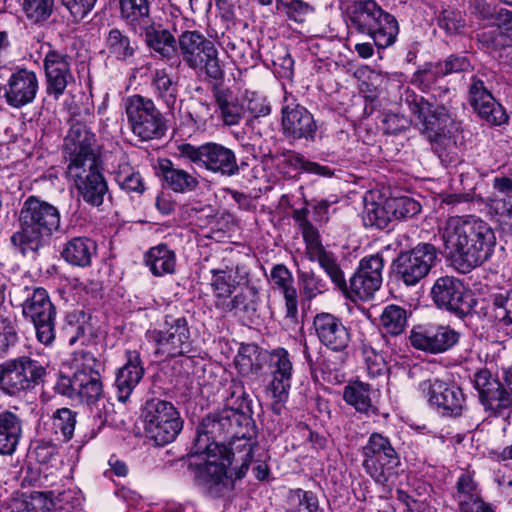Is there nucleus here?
Listing matches in <instances>:
<instances>
[{
	"label": "nucleus",
	"instance_id": "obj_39",
	"mask_svg": "<svg viewBox=\"0 0 512 512\" xmlns=\"http://www.w3.org/2000/svg\"><path fill=\"white\" fill-rule=\"evenodd\" d=\"M454 499L461 512H473V509L479 508V501L482 498L471 475L463 473L458 478Z\"/></svg>",
	"mask_w": 512,
	"mask_h": 512
},
{
	"label": "nucleus",
	"instance_id": "obj_4",
	"mask_svg": "<svg viewBox=\"0 0 512 512\" xmlns=\"http://www.w3.org/2000/svg\"><path fill=\"white\" fill-rule=\"evenodd\" d=\"M61 228V213L38 196L27 197L17 216V230L10 240L22 255L36 253Z\"/></svg>",
	"mask_w": 512,
	"mask_h": 512
},
{
	"label": "nucleus",
	"instance_id": "obj_49",
	"mask_svg": "<svg viewBox=\"0 0 512 512\" xmlns=\"http://www.w3.org/2000/svg\"><path fill=\"white\" fill-rule=\"evenodd\" d=\"M362 219L366 227L386 228L392 220L390 208H387V199L384 203L366 202Z\"/></svg>",
	"mask_w": 512,
	"mask_h": 512
},
{
	"label": "nucleus",
	"instance_id": "obj_23",
	"mask_svg": "<svg viewBox=\"0 0 512 512\" xmlns=\"http://www.w3.org/2000/svg\"><path fill=\"white\" fill-rule=\"evenodd\" d=\"M46 90L49 95L58 99L67 85L74 81L71 72V57L57 50H49L44 58Z\"/></svg>",
	"mask_w": 512,
	"mask_h": 512
},
{
	"label": "nucleus",
	"instance_id": "obj_8",
	"mask_svg": "<svg viewBox=\"0 0 512 512\" xmlns=\"http://www.w3.org/2000/svg\"><path fill=\"white\" fill-rule=\"evenodd\" d=\"M55 391L72 400L86 403L99 419L106 418V404L100 373L74 372L72 376L61 375Z\"/></svg>",
	"mask_w": 512,
	"mask_h": 512
},
{
	"label": "nucleus",
	"instance_id": "obj_17",
	"mask_svg": "<svg viewBox=\"0 0 512 512\" xmlns=\"http://www.w3.org/2000/svg\"><path fill=\"white\" fill-rule=\"evenodd\" d=\"M473 383L479 400L490 416L508 418L512 413V398L504 385L487 369L474 374Z\"/></svg>",
	"mask_w": 512,
	"mask_h": 512
},
{
	"label": "nucleus",
	"instance_id": "obj_6",
	"mask_svg": "<svg viewBox=\"0 0 512 512\" xmlns=\"http://www.w3.org/2000/svg\"><path fill=\"white\" fill-rule=\"evenodd\" d=\"M347 12L351 26L358 33L369 36L377 48L384 49L394 44L399 32L398 22L375 0H355Z\"/></svg>",
	"mask_w": 512,
	"mask_h": 512
},
{
	"label": "nucleus",
	"instance_id": "obj_28",
	"mask_svg": "<svg viewBox=\"0 0 512 512\" xmlns=\"http://www.w3.org/2000/svg\"><path fill=\"white\" fill-rule=\"evenodd\" d=\"M215 45L203 34L194 31H184L177 39L178 54L191 69H198L201 66L205 53Z\"/></svg>",
	"mask_w": 512,
	"mask_h": 512
},
{
	"label": "nucleus",
	"instance_id": "obj_14",
	"mask_svg": "<svg viewBox=\"0 0 512 512\" xmlns=\"http://www.w3.org/2000/svg\"><path fill=\"white\" fill-rule=\"evenodd\" d=\"M178 152L180 157L221 176L231 177L239 172L234 151L220 143L208 142L200 146L183 143L178 146Z\"/></svg>",
	"mask_w": 512,
	"mask_h": 512
},
{
	"label": "nucleus",
	"instance_id": "obj_7",
	"mask_svg": "<svg viewBox=\"0 0 512 512\" xmlns=\"http://www.w3.org/2000/svg\"><path fill=\"white\" fill-rule=\"evenodd\" d=\"M16 293L25 297L22 313L33 323L38 341L50 345L55 339L56 308L48 292L42 287L18 286Z\"/></svg>",
	"mask_w": 512,
	"mask_h": 512
},
{
	"label": "nucleus",
	"instance_id": "obj_44",
	"mask_svg": "<svg viewBox=\"0 0 512 512\" xmlns=\"http://www.w3.org/2000/svg\"><path fill=\"white\" fill-rule=\"evenodd\" d=\"M226 312H242L245 315L252 316L257 311L258 292L253 286L241 290L232 299H225L218 304Z\"/></svg>",
	"mask_w": 512,
	"mask_h": 512
},
{
	"label": "nucleus",
	"instance_id": "obj_9",
	"mask_svg": "<svg viewBox=\"0 0 512 512\" xmlns=\"http://www.w3.org/2000/svg\"><path fill=\"white\" fill-rule=\"evenodd\" d=\"M142 416L147 437L158 446L171 443L183 428V420L171 402L159 398L147 400Z\"/></svg>",
	"mask_w": 512,
	"mask_h": 512
},
{
	"label": "nucleus",
	"instance_id": "obj_50",
	"mask_svg": "<svg viewBox=\"0 0 512 512\" xmlns=\"http://www.w3.org/2000/svg\"><path fill=\"white\" fill-rule=\"evenodd\" d=\"M380 323L387 333L397 336L407 325V312L398 305H388L380 316Z\"/></svg>",
	"mask_w": 512,
	"mask_h": 512
},
{
	"label": "nucleus",
	"instance_id": "obj_42",
	"mask_svg": "<svg viewBox=\"0 0 512 512\" xmlns=\"http://www.w3.org/2000/svg\"><path fill=\"white\" fill-rule=\"evenodd\" d=\"M381 284L382 280L375 279L365 271L357 270L349 280L348 291L343 293L352 300L355 297L366 300L374 295Z\"/></svg>",
	"mask_w": 512,
	"mask_h": 512
},
{
	"label": "nucleus",
	"instance_id": "obj_16",
	"mask_svg": "<svg viewBox=\"0 0 512 512\" xmlns=\"http://www.w3.org/2000/svg\"><path fill=\"white\" fill-rule=\"evenodd\" d=\"M437 259L436 247L421 243L398 254L392 264L393 272L405 285L414 286L429 274Z\"/></svg>",
	"mask_w": 512,
	"mask_h": 512
},
{
	"label": "nucleus",
	"instance_id": "obj_58",
	"mask_svg": "<svg viewBox=\"0 0 512 512\" xmlns=\"http://www.w3.org/2000/svg\"><path fill=\"white\" fill-rule=\"evenodd\" d=\"M246 109L251 114L247 125L251 126L253 129L256 124L260 123V118H265L271 113L269 103L265 98L257 95L256 93H251L246 96Z\"/></svg>",
	"mask_w": 512,
	"mask_h": 512
},
{
	"label": "nucleus",
	"instance_id": "obj_33",
	"mask_svg": "<svg viewBox=\"0 0 512 512\" xmlns=\"http://www.w3.org/2000/svg\"><path fill=\"white\" fill-rule=\"evenodd\" d=\"M22 437V419L11 411L0 412V455L15 453Z\"/></svg>",
	"mask_w": 512,
	"mask_h": 512
},
{
	"label": "nucleus",
	"instance_id": "obj_37",
	"mask_svg": "<svg viewBox=\"0 0 512 512\" xmlns=\"http://www.w3.org/2000/svg\"><path fill=\"white\" fill-rule=\"evenodd\" d=\"M486 317L492 323L501 327L512 325V289L494 293L486 308Z\"/></svg>",
	"mask_w": 512,
	"mask_h": 512
},
{
	"label": "nucleus",
	"instance_id": "obj_21",
	"mask_svg": "<svg viewBox=\"0 0 512 512\" xmlns=\"http://www.w3.org/2000/svg\"><path fill=\"white\" fill-rule=\"evenodd\" d=\"M422 390L426 393L429 404L441 410L442 414L461 415L465 405V396L460 387L436 379L424 382Z\"/></svg>",
	"mask_w": 512,
	"mask_h": 512
},
{
	"label": "nucleus",
	"instance_id": "obj_1",
	"mask_svg": "<svg viewBox=\"0 0 512 512\" xmlns=\"http://www.w3.org/2000/svg\"><path fill=\"white\" fill-rule=\"evenodd\" d=\"M441 239L448 255L463 273L488 261L496 246L491 226L472 215L449 217L441 229Z\"/></svg>",
	"mask_w": 512,
	"mask_h": 512
},
{
	"label": "nucleus",
	"instance_id": "obj_59",
	"mask_svg": "<svg viewBox=\"0 0 512 512\" xmlns=\"http://www.w3.org/2000/svg\"><path fill=\"white\" fill-rule=\"evenodd\" d=\"M76 414L68 408H61L56 411L53 417L55 432H60L64 440H70L74 434Z\"/></svg>",
	"mask_w": 512,
	"mask_h": 512
},
{
	"label": "nucleus",
	"instance_id": "obj_55",
	"mask_svg": "<svg viewBox=\"0 0 512 512\" xmlns=\"http://www.w3.org/2000/svg\"><path fill=\"white\" fill-rule=\"evenodd\" d=\"M444 72L439 62L426 63L423 68L418 69L412 77V83L418 85L423 90L430 89L440 77H444Z\"/></svg>",
	"mask_w": 512,
	"mask_h": 512
},
{
	"label": "nucleus",
	"instance_id": "obj_41",
	"mask_svg": "<svg viewBox=\"0 0 512 512\" xmlns=\"http://www.w3.org/2000/svg\"><path fill=\"white\" fill-rule=\"evenodd\" d=\"M309 210L307 208L296 209L293 211V219L298 224L305 245V255L307 258L325 250L320 240V234L317 228L308 219Z\"/></svg>",
	"mask_w": 512,
	"mask_h": 512
},
{
	"label": "nucleus",
	"instance_id": "obj_48",
	"mask_svg": "<svg viewBox=\"0 0 512 512\" xmlns=\"http://www.w3.org/2000/svg\"><path fill=\"white\" fill-rule=\"evenodd\" d=\"M308 259L310 261H318L319 265L327 273L331 281L342 292L348 291V284L345 280L344 273L338 265L336 257L333 255V253L323 250Z\"/></svg>",
	"mask_w": 512,
	"mask_h": 512
},
{
	"label": "nucleus",
	"instance_id": "obj_26",
	"mask_svg": "<svg viewBox=\"0 0 512 512\" xmlns=\"http://www.w3.org/2000/svg\"><path fill=\"white\" fill-rule=\"evenodd\" d=\"M269 368L272 379L267 391L278 402H284L288 397L292 376V363L286 349L277 348L270 353Z\"/></svg>",
	"mask_w": 512,
	"mask_h": 512
},
{
	"label": "nucleus",
	"instance_id": "obj_24",
	"mask_svg": "<svg viewBox=\"0 0 512 512\" xmlns=\"http://www.w3.org/2000/svg\"><path fill=\"white\" fill-rule=\"evenodd\" d=\"M313 326L318 340L328 349L340 352L349 346L350 331L335 315L319 313L314 317Z\"/></svg>",
	"mask_w": 512,
	"mask_h": 512
},
{
	"label": "nucleus",
	"instance_id": "obj_34",
	"mask_svg": "<svg viewBox=\"0 0 512 512\" xmlns=\"http://www.w3.org/2000/svg\"><path fill=\"white\" fill-rule=\"evenodd\" d=\"M97 254V244L88 237L70 239L61 252L62 258L69 264L78 267H88L92 258Z\"/></svg>",
	"mask_w": 512,
	"mask_h": 512
},
{
	"label": "nucleus",
	"instance_id": "obj_52",
	"mask_svg": "<svg viewBox=\"0 0 512 512\" xmlns=\"http://www.w3.org/2000/svg\"><path fill=\"white\" fill-rule=\"evenodd\" d=\"M288 503L295 508L290 512H318L319 510L318 498L311 491L291 490L288 494Z\"/></svg>",
	"mask_w": 512,
	"mask_h": 512
},
{
	"label": "nucleus",
	"instance_id": "obj_13",
	"mask_svg": "<svg viewBox=\"0 0 512 512\" xmlns=\"http://www.w3.org/2000/svg\"><path fill=\"white\" fill-rule=\"evenodd\" d=\"M95 134L91 131L87 122L77 116L70 119V129L64 138L63 152L68 159V171L73 173L75 169L92 168L97 166V154L95 152Z\"/></svg>",
	"mask_w": 512,
	"mask_h": 512
},
{
	"label": "nucleus",
	"instance_id": "obj_51",
	"mask_svg": "<svg viewBox=\"0 0 512 512\" xmlns=\"http://www.w3.org/2000/svg\"><path fill=\"white\" fill-rule=\"evenodd\" d=\"M387 208H390L392 219L411 218L421 211L420 204L409 197L389 198Z\"/></svg>",
	"mask_w": 512,
	"mask_h": 512
},
{
	"label": "nucleus",
	"instance_id": "obj_62",
	"mask_svg": "<svg viewBox=\"0 0 512 512\" xmlns=\"http://www.w3.org/2000/svg\"><path fill=\"white\" fill-rule=\"evenodd\" d=\"M439 63L445 76L453 73L469 72L473 68L470 59L459 54H451Z\"/></svg>",
	"mask_w": 512,
	"mask_h": 512
},
{
	"label": "nucleus",
	"instance_id": "obj_63",
	"mask_svg": "<svg viewBox=\"0 0 512 512\" xmlns=\"http://www.w3.org/2000/svg\"><path fill=\"white\" fill-rule=\"evenodd\" d=\"M200 69H203L206 76L213 80H222L224 77V70L220 65L218 59V51L214 46L209 50V53H205Z\"/></svg>",
	"mask_w": 512,
	"mask_h": 512
},
{
	"label": "nucleus",
	"instance_id": "obj_32",
	"mask_svg": "<svg viewBox=\"0 0 512 512\" xmlns=\"http://www.w3.org/2000/svg\"><path fill=\"white\" fill-rule=\"evenodd\" d=\"M212 94L223 123L227 126L237 125L245 113V108L239 104L233 92L220 84H214Z\"/></svg>",
	"mask_w": 512,
	"mask_h": 512
},
{
	"label": "nucleus",
	"instance_id": "obj_12",
	"mask_svg": "<svg viewBox=\"0 0 512 512\" xmlns=\"http://www.w3.org/2000/svg\"><path fill=\"white\" fill-rule=\"evenodd\" d=\"M45 375L46 368L30 356L9 359L0 365V389L16 396L34 389L43 382Z\"/></svg>",
	"mask_w": 512,
	"mask_h": 512
},
{
	"label": "nucleus",
	"instance_id": "obj_22",
	"mask_svg": "<svg viewBox=\"0 0 512 512\" xmlns=\"http://www.w3.org/2000/svg\"><path fill=\"white\" fill-rule=\"evenodd\" d=\"M39 89V82L34 71L19 68L12 72L7 83L2 87L3 97L13 108H22L32 103Z\"/></svg>",
	"mask_w": 512,
	"mask_h": 512
},
{
	"label": "nucleus",
	"instance_id": "obj_30",
	"mask_svg": "<svg viewBox=\"0 0 512 512\" xmlns=\"http://www.w3.org/2000/svg\"><path fill=\"white\" fill-rule=\"evenodd\" d=\"M127 358L126 364L118 370L115 381L117 397L121 402L128 400L144 375L139 354L136 351H129Z\"/></svg>",
	"mask_w": 512,
	"mask_h": 512
},
{
	"label": "nucleus",
	"instance_id": "obj_43",
	"mask_svg": "<svg viewBox=\"0 0 512 512\" xmlns=\"http://www.w3.org/2000/svg\"><path fill=\"white\" fill-rule=\"evenodd\" d=\"M152 88L158 99H160L168 109L175 107L178 96V84L165 70H156L152 76Z\"/></svg>",
	"mask_w": 512,
	"mask_h": 512
},
{
	"label": "nucleus",
	"instance_id": "obj_60",
	"mask_svg": "<svg viewBox=\"0 0 512 512\" xmlns=\"http://www.w3.org/2000/svg\"><path fill=\"white\" fill-rule=\"evenodd\" d=\"M361 350L367 366V371L372 377L383 375L386 371V362L382 354H380L371 343L363 342Z\"/></svg>",
	"mask_w": 512,
	"mask_h": 512
},
{
	"label": "nucleus",
	"instance_id": "obj_27",
	"mask_svg": "<svg viewBox=\"0 0 512 512\" xmlns=\"http://www.w3.org/2000/svg\"><path fill=\"white\" fill-rule=\"evenodd\" d=\"M75 177V185L78 194L89 205L100 206L104 197L108 194V186L105 178L98 170V165L92 168L75 169L70 173Z\"/></svg>",
	"mask_w": 512,
	"mask_h": 512
},
{
	"label": "nucleus",
	"instance_id": "obj_57",
	"mask_svg": "<svg viewBox=\"0 0 512 512\" xmlns=\"http://www.w3.org/2000/svg\"><path fill=\"white\" fill-rule=\"evenodd\" d=\"M54 0H24L23 9L33 23L46 21L52 13Z\"/></svg>",
	"mask_w": 512,
	"mask_h": 512
},
{
	"label": "nucleus",
	"instance_id": "obj_54",
	"mask_svg": "<svg viewBox=\"0 0 512 512\" xmlns=\"http://www.w3.org/2000/svg\"><path fill=\"white\" fill-rule=\"evenodd\" d=\"M298 280L303 293L308 299H312L327 290L326 282L313 270H298Z\"/></svg>",
	"mask_w": 512,
	"mask_h": 512
},
{
	"label": "nucleus",
	"instance_id": "obj_25",
	"mask_svg": "<svg viewBox=\"0 0 512 512\" xmlns=\"http://www.w3.org/2000/svg\"><path fill=\"white\" fill-rule=\"evenodd\" d=\"M282 129L287 138L313 140L317 125L313 115L305 107L289 104L282 108Z\"/></svg>",
	"mask_w": 512,
	"mask_h": 512
},
{
	"label": "nucleus",
	"instance_id": "obj_18",
	"mask_svg": "<svg viewBox=\"0 0 512 512\" xmlns=\"http://www.w3.org/2000/svg\"><path fill=\"white\" fill-rule=\"evenodd\" d=\"M486 74L478 72L470 78L469 103L477 115L491 126H501L508 121L504 107L496 101L485 85Z\"/></svg>",
	"mask_w": 512,
	"mask_h": 512
},
{
	"label": "nucleus",
	"instance_id": "obj_19",
	"mask_svg": "<svg viewBox=\"0 0 512 512\" xmlns=\"http://www.w3.org/2000/svg\"><path fill=\"white\" fill-rule=\"evenodd\" d=\"M432 299L435 304L459 318L468 315L472 308V298L464 291L460 280L452 276L438 278L432 289Z\"/></svg>",
	"mask_w": 512,
	"mask_h": 512
},
{
	"label": "nucleus",
	"instance_id": "obj_15",
	"mask_svg": "<svg viewBox=\"0 0 512 512\" xmlns=\"http://www.w3.org/2000/svg\"><path fill=\"white\" fill-rule=\"evenodd\" d=\"M146 335L156 346V355L174 358L192 351L191 333L185 317L166 316L161 329L148 331Z\"/></svg>",
	"mask_w": 512,
	"mask_h": 512
},
{
	"label": "nucleus",
	"instance_id": "obj_35",
	"mask_svg": "<svg viewBox=\"0 0 512 512\" xmlns=\"http://www.w3.org/2000/svg\"><path fill=\"white\" fill-rule=\"evenodd\" d=\"M118 6L120 19L134 31L152 20L150 0H118Z\"/></svg>",
	"mask_w": 512,
	"mask_h": 512
},
{
	"label": "nucleus",
	"instance_id": "obj_56",
	"mask_svg": "<svg viewBox=\"0 0 512 512\" xmlns=\"http://www.w3.org/2000/svg\"><path fill=\"white\" fill-rule=\"evenodd\" d=\"M115 180L119 186L128 192L142 193L144 191V183L138 172H134L132 167L124 164L119 167L116 172Z\"/></svg>",
	"mask_w": 512,
	"mask_h": 512
},
{
	"label": "nucleus",
	"instance_id": "obj_64",
	"mask_svg": "<svg viewBox=\"0 0 512 512\" xmlns=\"http://www.w3.org/2000/svg\"><path fill=\"white\" fill-rule=\"evenodd\" d=\"M214 279L212 282V287L218 299V304L225 299H228L236 286L240 284V281H236L235 277L228 278V275H213Z\"/></svg>",
	"mask_w": 512,
	"mask_h": 512
},
{
	"label": "nucleus",
	"instance_id": "obj_61",
	"mask_svg": "<svg viewBox=\"0 0 512 512\" xmlns=\"http://www.w3.org/2000/svg\"><path fill=\"white\" fill-rule=\"evenodd\" d=\"M85 314L83 311L68 315V326L66 332L69 335L68 343L70 345L76 344L81 341L82 344L86 341V331L89 328L84 321Z\"/></svg>",
	"mask_w": 512,
	"mask_h": 512
},
{
	"label": "nucleus",
	"instance_id": "obj_3",
	"mask_svg": "<svg viewBox=\"0 0 512 512\" xmlns=\"http://www.w3.org/2000/svg\"><path fill=\"white\" fill-rule=\"evenodd\" d=\"M401 102L421 121L423 134L441 163L446 167L456 163L458 156L454 134L459 130V123L448 108L443 104L432 103L409 89L402 94Z\"/></svg>",
	"mask_w": 512,
	"mask_h": 512
},
{
	"label": "nucleus",
	"instance_id": "obj_11",
	"mask_svg": "<svg viewBox=\"0 0 512 512\" xmlns=\"http://www.w3.org/2000/svg\"><path fill=\"white\" fill-rule=\"evenodd\" d=\"M362 467L375 482L384 485L395 474L400 457L390 439L380 433H372L361 448Z\"/></svg>",
	"mask_w": 512,
	"mask_h": 512
},
{
	"label": "nucleus",
	"instance_id": "obj_29",
	"mask_svg": "<svg viewBox=\"0 0 512 512\" xmlns=\"http://www.w3.org/2000/svg\"><path fill=\"white\" fill-rule=\"evenodd\" d=\"M146 45L158 56L166 60H172L178 56L177 39L160 24L153 20L140 28Z\"/></svg>",
	"mask_w": 512,
	"mask_h": 512
},
{
	"label": "nucleus",
	"instance_id": "obj_20",
	"mask_svg": "<svg viewBox=\"0 0 512 512\" xmlns=\"http://www.w3.org/2000/svg\"><path fill=\"white\" fill-rule=\"evenodd\" d=\"M409 340L415 349L437 354L453 347L459 334L449 326H417L411 330Z\"/></svg>",
	"mask_w": 512,
	"mask_h": 512
},
{
	"label": "nucleus",
	"instance_id": "obj_10",
	"mask_svg": "<svg viewBox=\"0 0 512 512\" xmlns=\"http://www.w3.org/2000/svg\"><path fill=\"white\" fill-rule=\"evenodd\" d=\"M125 112L131 131L142 141L160 139L165 135L166 119L152 99L138 94L128 97Z\"/></svg>",
	"mask_w": 512,
	"mask_h": 512
},
{
	"label": "nucleus",
	"instance_id": "obj_31",
	"mask_svg": "<svg viewBox=\"0 0 512 512\" xmlns=\"http://www.w3.org/2000/svg\"><path fill=\"white\" fill-rule=\"evenodd\" d=\"M271 281L274 287L279 289L285 299L286 318L296 321L298 316V294L293 286V277L288 268L283 264L275 265L271 270Z\"/></svg>",
	"mask_w": 512,
	"mask_h": 512
},
{
	"label": "nucleus",
	"instance_id": "obj_2",
	"mask_svg": "<svg viewBox=\"0 0 512 512\" xmlns=\"http://www.w3.org/2000/svg\"><path fill=\"white\" fill-rule=\"evenodd\" d=\"M228 442L220 444V451H204L207 461L198 466L196 483L211 497H220L233 487L236 480L242 479L252 461L256 445L253 442Z\"/></svg>",
	"mask_w": 512,
	"mask_h": 512
},
{
	"label": "nucleus",
	"instance_id": "obj_46",
	"mask_svg": "<svg viewBox=\"0 0 512 512\" xmlns=\"http://www.w3.org/2000/svg\"><path fill=\"white\" fill-rule=\"evenodd\" d=\"M343 398L347 404L353 406L358 412L369 414L375 412L371 403L370 386L362 382H354L344 388Z\"/></svg>",
	"mask_w": 512,
	"mask_h": 512
},
{
	"label": "nucleus",
	"instance_id": "obj_5",
	"mask_svg": "<svg viewBox=\"0 0 512 512\" xmlns=\"http://www.w3.org/2000/svg\"><path fill=\"white\" fill-rule=\"evenodd\" d=\"M252 409L225 408L218 413L206 416L197 427L191 451L200 455L204 451H220V444L229 442H252L256 435Z\"/></svg>",
	"mask_w": 512,
	"mask_h": 512
},
{
	"label": "nucleus",
	"instance_id": "obj_47",
	"mask_svg": "<svg viewBox=\"0 0 512 512\" xmlns=\"http://www.w3.org/2000/svg\"><path fill=\"white\" fill-rule=\"evenodd\" d=\"M53 492H32L26 499L21 502L25 512H52L58 506L59 502L68 499L67 493H61L57 502L52 498Z\"/></svg>",
	"mask_w": 512,
	"mask_h": 512
},
{
	"label": "nucleus",
	"instance_id": "obj_53",
	"mask_svg": "<svg viewBox=\"0 0 512 512\" xmlns=\"http://www.w3.org/2000/svg\"><path fill=\"white\" fill-rule=\"evenodd\" d=\"M17 342L16 320L0 314V356L6 355Z\"/></svg>",
	"mask_w": 512,
	"mask_h": 512
},
{
	"label": "nucleus",
	"instance_id": "obj_38",
	"mask_svg": "<svg viewBox=\"0 0 512 512\" xmlns=\"http://www.w3.org/2000/svg\"><path fill=\"white\" fill-rule=\"evenodd\" d=\"M108 55L119 61H127L134 57L138 46L135 41L118 28L109 30L104 39Z\"/></svg>",
	"mask_w": 512,
	"mask_h": 512
},
{
	"label": "nucleus",
	"instance_id": "obj_45",
	"mask_svg": "<svg viewBox=\"0 0 512 512\" xmlns=\"http://www.w3.org/2000/svg\"><path fill=\"white\" fill-rule=\"evenodd\" d=\"M265 354L255 344L241 345L235 357V365L242 375L257 374L263 367Z\"/></svg>",
	"mask_w": 512,
	"mask_h": 512
},
{
	"label": "nucleus",
	"instance_id": "obj_40",
	"mask_svg": "<svg viewBox=\"0 0 512 512\" xmlns=\"http://www.w3.org/2000/svg\"><path fill=\"white\" fill-rule=\"evenodd\" d=\"M145 263L155 276L172 274L175 271L176 257L167 245L160 244L152 247L145 255Z\"/></svg>",
	"mask_w": 512,
	"mask_h": 512
},
{
	"label": "nucleus",
	"instance_id": "obj_36",
	"mask_svg": "<svg viewBox=\"0 0 512 512\" xmlns=\"http://www.w3.org/2000/svg\"><path fill=\"white\" fill-rule=\"evenodd\" d=\"M159 169L165 182L174 192H191L199 185L196 177L183 169L175 168L168 159L160 162Z\"/></svg>",
	"mask_w": 512,
	"mask_h": 512
}]
</instances>
